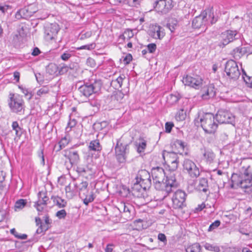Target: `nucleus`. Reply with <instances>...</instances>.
Segmentation results:
<instances>
[{
    "label": "nucleus",
    "mask_w": 252,
    "mask_h": 252,
    "mask_svg": "<svg viewBox=\"0 0 252 252\" xmlns=\"http://www.w3.org/2000/svg\"><path fill=\"white\" fill-rule=\"evenodd\" d=\"M63 155L69 159L71 164H75L78 163L80 158L78 152L72 148L65 150L63 151Z\"/></svg>",
    "instance_id": "18"
},
{
    "label": "nucleus",
    "mask_w": 252,
    "mask_h": 252,
    "mask_svg": "<svg viewBox=\"0 0 252 252\" xmlns=\"http://www.w3.org/2000/svg\"><path fill=\"white\" fill-rule=\"evenodd\" d=\"M217 20L214 17L213 12L211 9L205 10L200 15L196 16L192 20V25L194 29H205L206 26L210 22L213 25Z\"/></svg>",
    "instance_id": "3"
},
{
    "label": "nucleus",
    "mask_w": 252,
    "mask_h": 252,
    "mask_svg": "<svg viewBox=\"0 0 252 252\" xmlns=\"http://www.w3.org/2000/svg\"><path fill=\"white\" fill-rule=\"evenodd\" d=\"M162 156L164 159H165V157L170 158L168 159V162L171 163V165H169L170 170L175 171L177 169L179 162L178 157L175 152H169L163 151Z\"/></svg>",
    "instance_id": "17"
},
{
    "label": "nucleus",
    "mask_w": 252,
    "mask_h": 252,
    "mask_svg": "<svg viewBox=\"0 0 252 252\" xmlns=\"http://www.w3.org/2000/svg\"><path fill=\"white\" fill-rule=\"evenodd\" d=\"M40 53H41V52H40L39 49L37 47H35L33 48L32 54L33 56H37L39 54H40Z\"/></svg>",
    "instance_id": "64"
},
{
    "label": "nucleus",
    "mask_w": 252,
    "mask_h": 252,
    "mask_svg": "<svg viewBox=\"0 0 252 252\" xmlns=\"http://www.w3.org/2000/svg\"><path fill=\"white\" fill-rule=\"evenodd\" d=\"M220 224V221L219 220H215L214 222L211 223L209 227V228L208 229V231H211L213 230L214 229L217 228L218 227H219Z\"/></svg>",
    "instance_id": "47"
},
{
    "label": "nucleus",
    "mask_w": 252,
    "mask_h": 252,
    "mask_svg": "<svg viewBox=\"0 0 252 252\" xmlns=\"http://www.w3.org/2000/svg\"><path fill=\"white\" fill-rule=\"evenodd\" d=\"M187 194L186 192L181 189L177 190L173 195L172 206L175 209H182L186 206L185 201Z\"/></svg>",
    "instance_id": "9"
},
{
    "label": "nucleus",
    "mask_w": 252,
    "mask_h": 252,
    "mask_svg": "<svg viewBox=\"0 0 252 252\" xmlns=\"http://www.w3.org/2000/svg\"><path fill=\"white\" fill-rule=\"evenodd\" d=\"M143 0H126L125 4L130 7H138Z\"/></svg>",
    "instance_id": "39"
},
{
    "label": "nucleus",
    "mask_w": 252,
    "mask_h": 252,
    "mask_svg": "<svg viewBox=\"0 0 252 252\" xmlns=\"http://www.w3.org/2000/svg\"><path fill=\"white\" fill-rule=\"evenodd\" d=\"M27 204V200L24 199H20L15 202L14 207L15 211L17 209H22L24 208Z\"/></svg>",
    "instance_id": "34"
},
{
    "label": "nucleus",
    "mask_w": 252,
    "mask_h": 252,
    "mask_svg": "<svg viewBox=\"0 0 252 252\" xmlns=\"http://www.w3.org/2000/svg\"><path fill=\"white\" fill-rule=\"evenodd\" d=\"M87 64L88 66H90L92 68H94L96 66L94 60L90 57L88 58L87 60Z\"/></svg>",
    "instance_id": "55"
},
{
    "label": "nucleus",
    "mask_w": 252,
    "mask_h": 252,
    "mask_svg": "<svg viewBox=\"0 0 252 252\" xmlns=\"http://www.w3.org/2000/svg\"><path fill=\"white\" fill-rule=\"evenodd\" d=\"M59 30V26L57 23L50 24L45 29V38L48 41L55 39Z\"/></svg>",
    "instance_id": "14"
},
{
    "label": "nucleus",
    "mask_w": 252,
    "mask_h": 252,
    "mask_svg": "<svg viewBox=\"0 0 252 252\" xmlns=\"http://www.w3.org/2000/svg\"><path fill=\"white\" fill-rule=\"evenodd\" d=\"M149 35L155 39H161L165 35L164 30L160 26L155 25L150 31Z\"/></svg>",
    "instance_id": "19"
},
{
    "label": "nucleus",
    "mask_w": 252,
    "mask_h": 252,
    "mask_svg": "<svg viewBox=\"0 0 252 252\" xmlns=\"http://www.w3.org/2000/svg\"><path fill=\"white\" fill-rule=\"evenodd\" d=\"M89 149L90 151L99 152L102 150V147L98 140L91 141L89 144Z\"/></svg>",
    "instance_id": "31"
},
{
    "label": "nucleus",
    "mask_w": 252,
    "mask_h": 252,
    "mask_svg": "<svg viewBox=\"0 0 252 252\" xmlns=\"http://www.w3.org/2000/svg\"><path fill=\"white\" fill-rule=\"evenodd\" d=\"M132 60V56L130 54H127L123 59L125 64H128Z\"/></svg>",
    "instance_id": "54"
},
{
    "label": "nucleus",
    "mask_w": 252,
    "mask_h": 252,
    "mask_svg": "<svg viewBox=\"0 0 252 252\" xmlns=\"http://www.w3.org/2000/svg\"><path fill=\"white\" fill-rule=\"evenodd\" d=\"M203 155V158L205 161L209 164L213 162L215 158V154L212 152V150L209 149H204Z\"/></svg>",
    "instance_id": "24"
},
{
    "label": "nucleus",
    "mask_w": 252,
    "mask_h": 252,
    "mask_svg": "<svg viewBox=\"0 0 252 252\" xmlns=\"http://www.w3.org/2000/svg\"><path fill=\"white\" fill-rule=\"evenodd\" d=\"M49 92V88L47 86H43L37 92V95L41 96L44 94H48Z\"/></svg>",
    "instance_id": "42"
},
{
    "label": "nucleus",
    "mask_w": 252,
    "mask_h": 252,
    "mask_svg": "<svg viewBox=\"0 0 252 252\" xmlns=\"http://www.w3.org/2000/svg\"><path fill=\"white\" fill-rule=\"evenodd\" d=\"M174 126V124L172 122H166L165 125V132L170 133Z\"/></svg>",
    "instance_id": "51"
},
{
    "label": "nucleus",
    "mask_w": 252,
    "mask_h": 252,
    "mask_svg": "<svg viewBox=\"0 0 252 252\" xmlns=\"http://www.w3.org/2000/svg\"><path fill=\"white\" fill-rule=\"evenodd\" d=\"M237 34L236 31L226 30L222 32L220 34V44L222 45V47L236 39L235 36Z\"/></svg>",
    "instance_id": "16"
},
{
    "label": "nucleus",
    "mask_w": 252,
    "mask_h": 252,
    "mask_svg": "<svg viewBox=\"0 0 252 252\" xmlns=\"http://www.w3.org/2000/svg\"><path fill=\"white\" fill-rule=\"evenodd\" d=\"M80 196L83 200L84 203L86 205L93 202L94 199V193L89 191H86V192H80Z\"/></svg>",
    "instance_id": "22"
},
{
    "label": "nucleus",
    "mask_w": 252,
    "mask_h": 252,
    "mask_svg": "<svg viewBox=\"0 0 252 252\" xmlns=\"http://www.w3.org/2000/svg\"><path fill=\"white\" fill-rule=\"evenodd\" d=\"M151 173L153 182L162 181L165 176L164 169L159 167L153 168Z\"/></svg>",
    "instance_id": "21"
},
{
    "label": "nucleus",
    "mask_w": 252,
    "mask_h": 252,
    "mask_svg": "<svg viewBox=\"0 0 252 252\" xmlns=\"http://www.w3.org/2000/svg\"><path fill=\"white\" fill-rule=\"evenodd\" d=\"M182 82L186 86H189L195 89H198L202 83V79L198 76L193 77L187 75L183 77Z\"/></svg>",
    "instance_id": "15"
},
{
    "label": "nucleus",
    "mask_w": 252,
    "mask_h": 252,
    "mask_svg": "<svg viewBox=\"0 0 252 252\" xmlns=\"http://www.w3.org/2000/svg\"><path fill=\"white\" fill-rule=\"evenodd\" d=\"M19 88L21 90L25 95L28 97L29 100H30L32 98V94L31 92L29 91L28 89L22 86H19Z\"/></svg>",
    "instance_id": "43"
},
{
    "label": "nucleus",
    "mask_w": 252,
    "mask_h": 252,
    "mask_svg": "<svg viewBox=\"0 0 252 252\" xmlns=\"http://www.w3.org/2000/svg\"><path fill=\"white\" fill-rule=\"evenodd\" d=\"M201 97L204 100H208L211 98H213L214 96H210V93L207 91L206 89L203 87L201 90Z\"/></svg>",
    "instance_id": "44"
},
{
    "label": "nucleus",
    "mask_w": 252,
    "mask_h": 252,
    "mask_svg": "<svg viewBox=\"0 0 252 252\" xmlns=\"http://www.w3.org/2000/svg\"><path fill=\"white\" fill-rule=\"evenodd\" d=\"M197 189L199 191H202L204 192L208 190V183L207 179L202 178L199 180V184Z\"/></svg>",
    "instance_id": "27"
},
{
    "label": "nucleus",
    "mask_w": 252,
    "mask_h": 252,
    "mask_svg": "<svg viewBox=\"0 0 252 252\" xmlns=\"http://www.w3.org/2000/svg\"><path fill=\"white\" fill-rule=\"evenodd\" d=\"M206 90L210 93V96H215L216 95L217 89L213 84H210L204 87Z\"/></svg>",
    "instance_id": "37"
},
{
    "label": "nucleus",
    "mask_w": 252,
    "mask_h": 252,
    "mask_svg": "<svg viewBox=\"0 0 252 252\" xmlns=\"http://www.w3.org/2000/svg\"><path fill=\"white\" fill-rule=\"evenodd\" d=\"M132 207L129 204H126L124 203L121 204V209H123V217L126 220H129L131 219L130 211Z\"/></svg>",
    "instance_id": "25"
},
{
    "label": "nucleus",
    "mask_w": 252,
    "mask_h": 252,
    "mask_svg": "<svg viewBox=\"0 0 252 252\" xmlns=\"http://www.w3.org/2000/svg\"><path fill=\"white\" fill-rule=\"evenodd\" d=\"M8 106L13 113L20 115L24 113L25 103L23 99L19 96H15L14 94H10Z\"/></svg>",
    "instance_id": "6"
},
{
    "label": "nucleus",
    "mask_w": 252,
    "mask_h": 252,
    "mask_svg": "<svg viewBox=\"0 0 252 252\" xmlns=\"http://www.w3.org/2000/svg\"><path fill=\"white\" fill-rule=\"evenodd\" d=\"M114 246L112 244H108L107 245L105 249V252H112Z\"/></svg>",
    "instance_id": "61"
},
{
    "label": "nucleus",
    "mask_w": 252,
    "mask_h": 252,
    "mask_svg": "<svg viewBox=\"0 0 252 252\" xmlns=\"http://www.w3.org/2000/svg\"><path fill=\"white\" fill-rule=\"evenodd\" d=\"M186 118V113L184 109H181L178 111L175 116V119L178 121H182Z\"/></svg>",
    "instance_id": "35"
},
{
    "label": "nucleus",
    "mask_w": 252,
    "mask_h": 252,
    "mask_svg": "<svg viewBox=\"0 0 252 252\" xmlns=\"http://www.w3.org/2000/svg\"><path fill=\"white\" fill-rule=\"evenodd\" d=\"M81 187L80 189V190H81V192H82V191H87L86 190V189H87V187H88V183L87 182H82L81 183Z\"/></svg>",
    "instance_id": "62"
},
{
    "label": "nucleus",
    "mask_w": 252,
    "mask_h": 252,
    "mask_svg": "<svg viewBox=\"0 0 252 252\" xmlns=\"http://www.w3.org/2000/svg\"><path fill=\"white\" fill-rule=\"evenodd\" d=\"M76 171L80 175L85 176L86 175V167L82 166H77L76 168Z\"/></svg>",
    "instance_id": "53"
},
{
    "label": "nucleus",
    "mask_w": 252,
    "mask_h": 252,
    "mask_svg": "<svg viewBox=\"0 0 252 252\" xmlns=\"http://www.w3.org/2000/svg\"><path fill=\"white\" fill-rule=\"evenodd\" d=\"M22 41V37L19 33H13L9 37L7 41L8 46L18 48L20 46Z\"/></svg>",
    "instance_id": "20"
},
{
    "label": "nucleus",
    "mask_w": 252,
    "mask_h": 252,
    "mask_svg": "<svg viewBox=\"0 0 252 252\" xmlns=\"http://www.w3.org/2000/svg\"><path fill=\"white\" fill-rule=\"evenodd\" d=\"M124 97V94L122 92H118L115 95V98L117 101H121Z\"/></svg>",
    "instance_id": "60"
},
{
    "label": "nucleus",
    "mask_w": 252,
    "mask_h": 252,
    "mask_svg": "<svg viewBox=\"0 0 252 252\" xmlns=\"http://www.w3.org/2000/svg\"><path fill=\"white\" fill-rule=\"evenodd\" d=\"M125 78V76L124 75H120L114 81V82H117L119 84V87H121L123 84V81Z\"/></svg>",
    "instance_id": "57"
},
{
    "label": "nucleus",
    "mask_w": 252,
    "mask_h": 252,
    "mask_svg": "<svg viewBox=\"0 0 252 252\" xmlns=\"http://www.w3.org/2000/svg\"><path fill=\"white\" fill-rule=\"evenodd\" d=\"M246 52L245 48L241 47L235 48L232 52V55L235 60L240 59Z\"/></svg>",
    "instance_id": "26"
},
{
    "label": "nucleus",
    "mask_w": 252,
    "mask_h": 252,
    "mask_svg": "<svg viewBox=\"0 0 252 252\" xmlns=\"http://www.w3.org/2000/svg\"><path fill=\"white\" fill-rule=\"evenodd\" d=\"M155 188L157 190L165 191L166 193L168 194L171 192L172 188L176 185V179L174 176L166 177L165 181H156L153 182Z\"/></svg>",
    "instance_id": "7"
},
{
    "label": "nucleus",
    "mask_w": 252,
    "mask_h": 252,
    "mask_svg": "<svg viewBox=\"0 0 252 252\" xmlns=\"http://www.w3.org/2000/svg\"><path fill=\"white\" fill-rule=\"evenodd\" d=\"M37 155L39 158H41V164L42 165H45V159L44 155V149L42 147H40L37 152Z\"/></svg>",
    "instance_id": "45"
},
{
    "label": "nucleus",
    "mask_w": 252,
    "mask_h": 252,
    "mask_svg": "<svg viewBox=\"0 0 252 252\" xmlns=\"http://www.w3.org/2000/svg\"><path fill=\"white\" fill-rule=\"evenodd\" d=\"M225 71L227 75L230 79L233 80L237 79L240 75L237 64L235 61L232 60H229L226 62Z\"/></svg>",
    "instance_id": "11"
},
{
    "label": "nucleus",
    "mask_w": 252,
    "mask_h": 252,
    "mask_svg": "<svg viewBox=\"0 0 252 252\" xmlns=\"http://www.w3.org/2000/svg\"><path fill=\"white\" fill-rule=\"evenodd\" d=\"M139 142H136L135 145L137 148V152L138 153H144L147 146V141L142 137L139 138Z\"/></svg>",
    "instance_id": "28"
},
{
    "label": "nucleus",
    "mask_w": 252,
    "mask_h": 252,
    "mask_svg": "<svg viewBox=\"0 0 252 252\" xmlns=\"http://www.w3.org/2000/svg\"><path fill=\"white\" fill-rule=\"evenodd\" d=\"M129 152V144L123 143L121 139H118L115 147V153L116 159L119 163H125L126 162Z\"/></svg>",
    "instance_id": "5"
},
{
    "label": "nucleus",
    "mask_w": 252,
    "mask_h": 252,
    "mask_svg": "<svg viewBox=\"0 0 252 252\" xmlns=\"http://www.w3.org/2000/svg\"><path fill=\"white\" fill-rule=\"evenodd\" d=\"M71 57V54L69 52L66 51L61 55V58L63 61H67Z\"/></svg>",
    "instance_id": "56"
},
{
    "label": "nucleus",
    "mask_w": 252,
    "mask_h": 252,
    "mask_svg": "<svg viewBox=\"0 0 252 252\" xmlns=\"http://www.w3.org/2000/svg\"><path fill=\"white\" fill-rule=\"evenodd\" d=\"M151 177L150 173L146 170H139L135 178L137 182H139L143 180L144 179H149Z\"/></svg>",
    "instance_id": "30"
},
{
    "label": "nucleus",
    "mask_w": 252,
    "mask_h": 252,
    "mask_svg": "<svg viewBox=\"0 0 252 252\" xmlns=\"http://www.w3.org/2000/svg\"><path fill=\"white\" fill-rule=\"evenodd\" d=\"M217 122L215 116L211 113H205L200 118L201 126L207 133H214L216 131L218 126Z\"/></svg>",
    "instance_id": "4"
},
{
    "label": "nucleus",
    "mask_w": 252,
    "mask_h": 252,
    "mask_svg": "<svg viewBox=\"0 0 252 252\" xmlns=\"http://www.w3.org/2000/svg\"><path fill=\"white\" fill-rule=\"evenodd\" d=\"M38 197L42 199V202L44 204V206H46L47 204V201L49 200V197L46 195V192L39 191L38 193Z\"/></svg>",
    "instance_id": "41"
},
{
    "label": "nucleus",
    "mask_w": 252,
    "mask_h": 252,
    "mask_svg": "<svg viewBox=\"0 0 252 252\" xmlns=\"http://www.w3.org/2000/svg\"><path fill=\"white\" fill-rule=\"evenodd\" d=\"M37 11L35 4H32L19 10L15 14L17 19H28L31 17Z\"/></svg>",
    "instance_id": "13"
},
{
    "label": "nucleus",
    "mask_w": 252,
    "mask_h": 252,
    "mask_svg": "<svg viewBox=\"0 0 252 252\" xmlns=\"http://www.w3.org/2000/svg\"><path fill=\"white\" fill-rule=\"evenodd\" d=\"M158 239L163 243L164 245H166L167 242L166 236L163 233H160L158 234Z\"/></svg>",
    "instance_id": "52"
},
{
    "label": "nucleus",
    "mask_w": 252,
    "mask_h": 252,
    "mask_svg": "<svg viewBox=\"0 0 252 252\" xmlns=\"http://www.w3.org/2000/svg\"><path fill=\"white\" fill-rule=\"evenodd\" d=\"M77 124V121L75 119H70L69 121L67 124L68 127H69L70 128L74 127Z\"/></svg>",
    "instance_id": "58"
},
{
    "label": "nucleus",
    "mask_w": 252,
    "mask_h": 252,
    "mask_svg": "<svg viewBox=\"0 0 252 252\" xmlns=\"http://www.w3.org/2000/svg\"><path fill=\"white\" fill-rule=\"evenodd\" d=\"M153 5L156 11L162 14H167L174 7L172 0H156Z\"/></svg>",
    "instance_id": "8"
},
{
    "label": "nucleus",
    "mask_w": 252,
    "mask_h": 252,
    "mask_svg": "<svg viewBox=\"0 0 252 252\" xmlns=\"http://www.w3.org/2000/svg\"><path fill=\"white\" fill-rule=\"evenodd\" d=\"M180 98L181 97L179 96V94H170L168 99L171 100V103L174 104L177 102Z\"/></svg>",
    "instance_id": "49"
},
{
    "label": "nucleus",
    "mask_w": 252,
    "mask_h": 252,
    "mask_svg": "<svg viewBox=\"0 0 252 252\" xmlns=\"http://www.w3.org/2000/svg\"><path fill=\"white\" fill-rule=\"evenodd\" d=\"M69 140L66 137L62 138L59 141L60 143L62 144V146H63L64 147H65L69 143Z\"/></svg>",
    "instance_id": "59"
},
{
    "label": "nucleus",
    "mask_w": 252,
    "mask_h": 252,
    "mask_svg": "<svg viewBox=\"0 0 252 252\" xmlns=\"http://www.w3.org/2000/svg\"><path fill=\"white\" fill-rule=\"evenodd\" d=\"M174 145L178 148H180L182 150L184 151L186 146V144L184 141L181 140H176L174 142Z\"/></svg>",
    "instance_id": "46"
},
{
    "label": "nucleus",
    "mask_w": 252,
    "mask_h": 252,
    "mask_svg": "<svg viewBox=\"0 0 252 252\" xmlns=\"http://www.w3.org/2000/svg\"><path fill=\"white\" fill-rule=\"evenodd\" d=\"M12 128L13 130L15 131V137L14 138L15 140H18L21 138L22 135L23 133V128L21 127L18 123L17 121H14L12 124Z\"/></svg>",
    "instance_id": "23"
},
{
    "label": "nucleus",
    "mask_w": 252,
    "mask_h": 252,
    "mask_svg": "<svg viewBox=\"0 0 252 252\" xmlns=\"http://www.w3.org/2000/svg\"><path fill=\"white\" fill-rule=\"evenodd\" d=\"M102 82L100 79H91L80 86L78 91L81 95L88 97L93 94L98 93L102 88Z\"/></svg>",
    "instance_id": "2"
},
{
    "label": "nucleus",
    "mask_w": 252,
    "mask_h": 252,
    "mask_svg": "<svg viewBox=\"0 0 252 252\" xmlns=\"http://www.w3.org/2000/svg\"><path fill=\"white\" fill-rule=\"evenodd\" d=\"M206 250L215 252H220V249L218 246H214L210 243H206L204 245Z\"/></svg>",
    "instance_id": "38"
},
{
    "label": "nucleus",
    "mask_w": 252,
    "mask_h": 252,
    "mask_svg": "<svg viewBox=\"0 0 252 252\" xmlns=\"http://www.w3.org/2000/svg\"><path fill=\"white\" fill-rule=\"evenodd\" d=\"M186 251V252H201V247L199 243H195L188 247Z\"/></svg>",
    "instance_id": "33"
},
{
    "label": "nucleus",
    "mask_w": 252,
    "mask_h": 252,
    "mask_svg": "<svg viewBox=\"0 0 252 252\" xmlns=\"http://www.w3.org/2000/svg\"><path fill=\"white\" fill-rule=\"evenodd\" d=\"M216 120L220 124H233L235 122V117L229 111L220 109L215 116Z\"/></svg>",
    "instance_id": "12"
},
{
    "label": "nucleus",
    "mask_w": 252,
    "mask_h": 252,
    "mask_svg": "<svg viewBox=\"0 0 252 252\" xmlns=\"http://www.w3.org/2000/svg\"><path fill=\"white\" fill-rule=\"evenodd\" d=\"M35 76L38 83H42L43 82V77L40 73H36L35 74Z\"/></svg>",
    "instance_id": "63"
},
{
    "label": "nucleus",
    "mask_w": 252,
    "mask_h": 252,
    "mask_svg": "<svg viewBox=\"0 0 252 252\" xmlns=\"http://www.w3.org/2000/svg\"><path fill=\"white\" fill-rule=\"evenodd\" d=\"M230 188L240 187L247 189L252 187V172L250 166L242 167L239 172L233 173L231 177Z\"/></svg>",
    "instance_id": "1"
},
{
    "label": "nucleus",
    "mask_w": 252,
    "mask_h": 252,
    "mask_svg": "<svg viewBox=\"0 0 252 252\" xmlns=\"http://www.w3.org/2000/svg\"><path fill=\"white\" fill-rule=\"evenodd\" d=\"M47 71L50 75H54L58 70L57 66L53 63H51L47 67Z\"/></svg>",
    "instance_id": "40"
},
{
    "label": "nucleus",
    "mask_w": 252,
    "mask_h": 252,
    "mask_svg": "<svg viewBox=\"0 0 252 252\" xmlns=\"http://www.w3.org/2000/svg\"><path fill=\"white\" fill-rule=\"evenodd\" d=\"M147 47L148 51L150 53H154L157 49V45L155 43H150Z\"/></svg>",
    "instance_id": "50"
},
{
    "label": "nucleus",
    "mask_w": 252,
    "mask_h": 252,
    "mask_svg": "<svg viewBox=\"0 0 252 252\" xmlns=\"http://www.w3.org/2000/svg\"><path fill=\"white\" fill-rule=\"evenodd\" d=\"M51 199L53 200L54 204L60 208H64L66 206L67 202L64 199H62L58 196H52Z\"/></svg>",
    "instance_id": "29"
},
{
    "label": "nucleus",
    "mask_w": 252,
    "mask_h": 252,
    "mask_svg": "<svg viewBox=\"0 0 252 252\" xmlns=\"http://www.w3.org/2000/svg\"><path fill=\"white\" fill-rule=\"evenodd\" d=\"M139 183L142 186L144 190L149 189L152 185L151 177L149 179H144L142 181H139Z\"/></svg>",
    "instance_id": "36"
},
{
    "label": "nucleus",
    "mask_w": 252,
    "mask_h": 252,
    "mask_svg": "<svg viewBox=\"0 0 252 252\" xmlns=\"http://www.w3.org/2000/svg\"><path fill=\"white\" fill-rule=\"evenodd\" d=\"M183 166L184 171L188 173L191 178H197L199 176V169L191 160L185 159L183 161Z\"/></svg>",
    "instance_id": "10"
},
{
    "label": "nucleus",
    "mask_w": 252,
    "mask_h": 252,
    "mask_svg": "<svg viewBox=\"0 0 252 252\" xmlns=\"http://www.w3.org/2000/svg\"><path fill=\"white\" fill-rule=\"evenodd\" d=\"M66 214H67L65 210L62 209L61 210L58 211L56 213V216L59 219H63L65 218Z\"/></svg>",
    "instance_id": "48"
},
{
    "label": "nucleus",
    "mask_w": 252,
    "mask_h": 252,
    "mask_svg": "<svg viewBox=\"0 0 252 252\" xmlns=\"http://www.w3.org/2000/svg\"><path fill=\"white\" fill-rule=\"evenodd\" d=\"M142 190H144L142 186L139 182H137V180H136V182L131 187L132 193L133 195H136L137 193L141 192Z\"/></svg>",
    "instance_id": "32"
}]
</instances>
